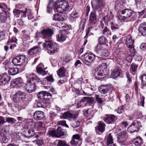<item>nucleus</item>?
<instances>
[{"mask_svg":"<svg viewBox=\"0 0 146 146\" xmlns=\"http://www.w3.org/2000/svg\"><path fill=\"white\" fill-rule=\"evenodd\" d=\"M55 8L57 12L62 13L63 11L68 10L69 9L68 4L65 0H57L54 3L52 0H49L47 6V12L50 13L52 10V8Z\"/></svg>","mask_w":146,"mask_h":146,"instance_id":"f257e3e1","label":"nucleus"},{"mask_svg":"<svg viewBox=\"0 0 146 146\" xmlns=\"http://www.w3.org/2000/svg\"><path fill=\"white\" fill-rule=\"evenodd\" d=\"M26 76L27 78L28 82L25 87L27 91L29 93L32 92L35 89V85L34 81L38 82H41V80L37 76L33 73H27Z\"/></svg>","mask_w":146,"mask_h":146,"instance_id":"f03ea898","label":"nucleus"},{"mask_svg":"<svg viewBox=\"0 0 146 146\" xmlns=\"http://www.w3.org/2000/svg\"><path fill=\"white\" fill-rule=\"evenodd\" d=\"M45 42L43 44V46L47 49L48 52L50 54H54L57 52L58 46L56 44H53L50 41L45 40Z\"/></svg>","mask_w":146,"mask_h":146,"instance_id":"7ed1b4c3","label":"nucleus"},{"mask_svg":"<svg viewBox=\"0 0 146 146\" xmlns=\"http://www.w3.org/2000/svg\"><path fill=\"white\" fill-rule=\"evenodd\" d=\"M121 13L124 15L119 16V18L120 20L126 22H129L131 21V19L129 18L133 13V11L131 9H125L121 11Z\"/></svg>","mask_w":146,"mask_h":146,"instance_id":"20e7f679","label":"nucleus"},{"mask_svg":"<svg viewBox=\"0 0 146 146\" xmlns=\"http://www.w3.org/2000/svg\"><path fill=\"white\" fill-rule=\"evenodd\" d=\"M38 98L43 104H46L47 101L51 97V94L45 91L39 92L37 95Z\"/></svg>","mask_w":146,"mask_h":146,"instance_id":"39448f33","label":"nucleus"},{"mask_svg":"<svg viewBox=\"0 0 146 146\" xmlns=\"http://www.w3.org/2000/svg\"><path fill=\"white\" fill-rule=\"evenodd\" d=\"M95 75L97 79L100 80L105 77L107 74L104 71L103 67L101 65H99L95 70Z\"/></svg>","mask_w":146,"mask_h":146,"instance_id":"423d86ee","label":"nucleus"},{"mask_svg":"<svg viewBox=\"0 0 146 146\" xmlns=\"http://www.w3.org/2000/svg\"><path fill=\"white\" fill-rule=\"evenodd\" d=\"M134 41L130 35H128L126 36L125 43L129 48L130 52L132 54V55H134L135 52V50L133 46Z\"/></svg>","mask_w":146,"mask_h":146,"instance_id":"0eeeda50","label":"nucleus"},{"mask_svg":"<svg viewBox=\"0 0 146 146\" xmlns=\"http://www.w3.org/2000/svg\"><path fill=\"white\" fill-rule=\"evenodd\" d=\"M41 37L43 38L46 39L45 40L50 41V38L53 34V30L50 29H46L42 30L40 33Z\"/></svg>","mask_w":146,"mask_h":146,"instance_id":"6e6552de","label":"nucleus"},{"mask_svg":"<svg viewBox=\"0 0 146 146\" xmlns=\"http://www.w3.org/2000/svg\"><path fill=\"white\" fill-rule=\"evenodd\" d=\"M96 56L94 54L91 52L87 53L84 56L85 60V64L88 66H90V64L92 63L95 60Z\"/></svg>","mask_w":146,"mask_h":146,"instance_id":"1a4fd4ad","label":"nucleus"},{"mask_svg":"<svg viewBox=\"0 0 146 146\" xmlns=\"http://www.w3.org/2000/svg\"><path fill=\"white\" fill-rule=\"evenodd\" d=\"M26 95L25 93L20 91H18L13 96L12 101L15 104H17L22 100L23 96Z\"/></svg>","mask_w":146,"mask_h":146,"instance_id":"9d476101","label":"nucleus"},{"mask_svg":"<svg viewBox=\"0 0 146 146\" xmlns=\"http://www.w3.org/2000/svg\"><path fill=\"white\" fill-rule=\"evenodd\" d=\"M117 119V117L114 115L111 114L105 115L103 117V120L108 124L113 123Z\"/></svg>","mask_w":146,"mask_h":146,"instance_id":"9b49d317","label":"nucleus"},{"mask_svg":"<svg viewBox=\"0 0 146 146\" xmlns=\"http://www.w3.org/2000/svg\"><path fill=\"white\" fill-rule=\"evenodd\" d=\"M25 59L24 55L17 56L12 60V62L15 66H20L24 62Z\"/></svg>","mask_w":146,"mask_h":146,"instance_id":"f8f14e48","label":"nucleus"},{"mask_svg":"<svg viewBox=\"0 0 146 146\" xmlns=\"http://www.w3.org/2000/svg\"><path fill=\"white\" fill-rule=\"evenodd\" d=\"M97 19L95 11L91 12L89 16V24L90 25L95 26L97 24Z\"/></svg>","mask_w":146,"mask_h":146,"instance_id":"ddd939ff","label":"nucleus"},{"mask_svg":"<svg viewBox=\"0 0 146 146\" xmlns=\"http://www.w3.org/2000/svg\"><path fill=\"white\" fill-rule=\"evenodd\" d=\"M141 126V123L138 121L133 122L128 129V131L131 133L136 131Z\"/></svg>","mask_w":146,"mask_h":146,"instance_id":"4468645a","label":"nucleus"},{"mask_svg":"<svg viewBox=\"0 0 146 146\" xmlns=\"http://www.w3.org/2000/svg\"><path fill=\"white\" fill-rule=\"evenodd\" d=\"M80 142V144L81 139L80 135L78 134H75L72 136L70 143L72 145L76 146Z\"/></svg>","mask_w":146,"mask_h":146,"instance_id":"2eb2a0df","label":"nucleus"},{"mask_svg":"<svg viewBox=\"0 0 146 146\" xmlns=\"http://www.w3.org/2000/svg\"><path fill=\"white\" fill-rule=\"evenodd\" d=\"M127 137L126 133L125 131H122L118 135L117 141L119 143L123 144L125 141Z\"/></svg>","mask_w":146,"mask_h":146,"instance_id":"dca6fc26","label":"nucleus"},{"mask_svg":"<svg viewBox=\"0 0 146 146\" xmlns=\"http://www.w3.org/2000/svg\"><path fill=\"white\" fill-rule=\"evenodd\" d=\"M46 67L44 68L43 64L41 63L38 65L36 67V70L37 72L42 76H44L47 74L48 72L44 70L46 69Z\"/></svg>","mask_w":146,"mask_h":146,"instance_id":"f3484780","label":"nucleus"},{"mask_svg":"<svg viewBox=\"0 0 146 146\" xmlns=\"http://www.w3.org/2000/svg\"><path fill=\"white\" fill-rule=\"evenodd\" d=\"M11 79L10 76L5 73H4L0 76V85L5 84L8 82Z\"/></svg>","mask_w":146,"mask_h":146,"instance_id":"a211bd4d","label":"nucleus"},{"mask_svg":"<svg viewBox=\"0 0 146 146\" xmlns=\"http://www.w3.org/2000/svg\"><path fill=\"white\" fill-rule=\"evenodd\" d=\"M33 117L36 120H41L44 117V113L41 111H36L33 114Z\"/></svg>","mask_w":146,"mask_h":146,"instance_id":"6ab92c4d","label":"nucleus"},{"mask_svg":"<svg viewBox=\"0 0 146 146\" xmlns=\"http://www.w3.org/2000/svg\"><path fill=\"white\" fill-rule=\"evenodd\" d=\"M7 19V12L4 9L0 11V23H5Z\"/></svg>","mask_w":146,"mask_h":146,"instance_id":"aec40b11","label":"nucleus"},{"mask_svg":"<svg viewBox=\"0 0 146 146\" xmlns=\"http://www.w3.org/2000/svg\"><path fill=\"white\" fill-rule=\"evenodd\" d=\"M139 33L141 35L145 36L146 35V23L143 22L141 23L138 27Z\"/></svg>","mask_w":146,"mask_h":146,"instance_id":"412c9836","label":"nucleus"},{"mask_svg":"<svg viewBox=\"0 0 146 146\" xmlns=\"http://www.w3.org/2000/svg\"><path fill=\"white\" fill-rule=\"evenodd\" d=\"M66 33L65 31L62 30L60 31L57 36L58 40L61 42L65 41L66 38V35H65Z\"/></svg>","mask_w":146,"mask_h":146,"instance_id":"4be33fe9","label":"nucleus"},{"mask_svg":"<svg viewBox=\"0 0 146 146\" xmlns=\"http://www.w3.org/2000/svg\"><path fill=\"white\" fill-rule=\"evenodd\" d=\"M78 115H73L69 112H65L60 116L61 118L64 119H75L78 117Z\"/></svg>","mask_w":146,"mask_h":146,"instance_id":"5701e85b","label":"nucleus"},{"mask_svg":"<svg viewBox=\"0 0 146 146\" xmlns=\"http://www.w3.org/2000/svg\"><path fill=\"white\" fill-rule=\"evenodd\" d=\"M111 88L110 85L109 84L102 85L99 87L98 90L102 94L106 93Z\"/></svg>","mask_w":146,"mask_h":146,"instance_id":"b1692460","label":"nucleus"},{"mask_svg":"<svg viewBox=\"0 0 146 146\" xmlns=\"http://www.w3.org/2000/svg\"><path fill=\"white\" fill-rule=\"evenodd\" d=\"M98 41L100 44H105L107 42V40L106 38L104 36H102L99 37L98 39ZM103 48L101 44L98 45L96 47V48L98 50H101Z\"/></svg>","mask_w":146,"mask_h":146,"instance_id":"393cba45","label":"nucleus"},{"mask_svg":"<svg viewBox=\"0 0 146 146\" xmlns=\"http://www.w3.org/2000/svg\"><path fill=\"white\" fill-rule=\"evenodd\" d=\"M40 50L39 47L35 46L29 50L28 53L30 55H33L38 53Z\"/></svg>","mask_w":146,"mask_h":146,"instance_id":"a878e982","label":"nucleus"},{"mask_svg":"<svg viewBox=\"0 0 146 146\" xmlns=\"http://www.w3.org/2000/svg\"><path fill=\"white\" fill-rule=\"evenodd\" d=\"M13 83L17 86V87H20L24 85L22 79L20 77L15 78L14 80Z\"/></svg>","mask_w":146,"mask_h":146,"instance_id":"bb28decb","label":"nucleus"},{"mask_svg":"<svg viewBox=\"0 0 146 146\" xmlns=\"http://www.w3.org/2000/svg\"><path fill=\"white\" fill-rule=\"evenodd\" d=\"M27 132H26L24 134V136L26 137L29 138L34 135L35 132L34 131V128L28 129Z\"/></svg>","mask_w":146,"mask_h":146,"instance_id":"cd10ccee","label":"nucleus"},{"mask_svg":"<svg viewBox=\"0 0 146 146\" xmlns=\"http://www.w3.org/2000/svg\"><path fill=\"white\" fill-rule=\"evenodd\" d=\"M30 11L29 10H27V9H26L25 12L21 11L20 15H21V17H25L26 14L28 16V18L29 19H31L33 18L30 14Z\"/></svg>","mask_w":146,"mask_h":146,"instance_id":"c85d7f7f","label":"nucleus"},{"mask_svg":"<svg viewBox=\"0 0 146 146\" xmlns=\"http://www.w3.org/2000/svg\"><path fill=\"white\" fill-rule=\"evenodd\" d=\"M56 132L57 137H60L64 135L65 130L63 129L60 127H58L56 130Z\"/></svg>","mask_w":146,"mask_h":146,"instance_id":"c756f323","label":"nucleus"},{"mask_svg":"<svg viewBox=\"0 0 146 146\" xmlns=\"http://www.w3.org/2000/svg\"><path fill=\"white\" fill-rule=\"evenodd\" d=\"M105 123L102 121H100L98 123V125L97 127L98 130L102 133L105 131Z\"/></svg>","mask_w":146,"mask_h":146,"instance_id":"7c9ffc66","label":"nucleus"},{"mask_svg":"<svg viewBox=\"0 0 146 146\" xmlns=\"http://www.w3.org/2000/svg\"><path fill=\"white\" fill-rule=\"evenodd\" d=\"M106 145L107 146L113 144V139L111 133H109L107 135L106 137Z\"/></svg>","mask_w":146,"mask_h":146,"instance_id":"2f4dec72","label":"nucleus"},{"mask_svg":"<svg viewBox=\"0 0 146 146\" xmlns=\"http://www.w3.org/2000/svg\"><path fill=\"white\" fill-rule=\"evenodd\" d=\"M66 70L64 67H61L57 71V73L59 77H63L65 76Z\"/></svg>","mask_w":146,"mask_h":146,"instance_id":"473e14b6","label":"nucleus"},{"mask_svg":"<svg viewBox=\"0 0 146 146\" xmlns=\"http://www.w3.org/2000/svg\"><path fill=\"white\" fill-rule=\"evenodd\" d=\"M133 143L136 146H140L143 144L142 139L140 137H137L133 140Z\"/></svg>","mask_w":146,"mask_h":146,"instance_id":"72a5a7b5","label":"nucleus"},{"mask_svg":"<svg viewBox=\"0 0 146 146\" xmlns=\"http://www.w3.org/2000/svg\"><path fill=\"white\" fill-rule=\"evenodd\" d=\"M120 74V72L119 70L117 68L115 69L111 73V77L113 79H115L117 77L119 76Z\"/></svg>","mask_w":146,"mask_h":146,"instance_id":"f704fd0d","label":"nucleus"},{"mask_svg":"<svg viewBox=\"0 0 146 146\" xmlns=\"http://www.w3.org/2000/svg\"><path fill=\"white\" fill-rule=\"evenodd\" d=\"M8 72L10 75L13 76L18 73V70L16 68H9Z\"/></svg>","mask_w":146,"mask_h":146,"instance_id":"c9c22d12","label":"nucleus"},{"mask_svg":"<svg viewBox=\"0 0 146 146\" xmlns=\"http://www.w3.org/2000/svg\"><path fill=\"white\" fill-rule=\"evenodd\" d=\"M103 21L106 24L108 25L109 22L111 23L113 21V16L111 15L105 16L103 18Z\"/></svg>","mask_w":146,"mask_h":146,"instance_id":"e433bc0d","label":"nucleus"},{"mask_svg":"<svg viewBox=\"0 0 146 146\" xmlns=\"http://www.w3.org/2000/svg\"><path fill=\"white\" fill-rule=\"evenodd\" d=\"M55 142L57 143V146H68L66 142L61 140H56Z\"/></svg>","mask_w":146,"mask_h":146,"instance_id":"4c0bfd02","label":"nucleus"},{"mask_svg":"<svg viewBox=\"0 0 146 146\" xmlns=\"http://www.w3.org/2000/svg\"><path fill=\"white\" fill-rule=\"evenodd\" d=\"M102 33L103 35L107 36L111 35V31L109 30V29L107 27H104L102 31Z\"/></svg>","mask_w":146,"mask_h":146,"instance_id":"58836bf2","label":"nucleus"},{"mask_svg":"<svg viewBox=\"0 0 146 146\" xmlns=\"http://www.w3.org/2000/svg\"><path fill=\"white\" fill-rule=\"evenodd\" d=\"M58 26L60 28H63L65 31L66 29H68L69 28L68 25L65 23L62 22H59L58 23Z\"/></svg>","mask_w":146,"mask_h":146,"instance_id":"ea45409f","label":"nucleus"},{"mask_svg":"<svg viewBox=\"0 0 146 146\" xmlns=\"http://www.w3.org/2000/svg\"><path fill=\"white\" fill-rule=\"evenodd\" d=\"M64 19L60 14H56L54 15L53 19L55 21H61Z\"/></svg>","mask_w":146,"mask_h":146,"instance_id":"a19ab883","label":"nucleus"},{"mask_svg":"<svg viewBox=\"0 0 146 146\" xmlns=\"http://www.w3.org/2000/svg\"><path fill=\"white\" fill-rule=\"evenodd\" d=\"M138 65L135 63H133L131 66L130 70L133 72H135L136 71L137 68L138 67Z\"/></svg>","mask_w":146,"mask_h":146,"instance_id":"79ce46f5","label":"nucleus"},{"mask_svg":"<svg viewBox=\"0 0 146 146\" xmlns=\"http://www.w3.org/2000/svg\"><path fill=\"white\" fill-rule=\"evenodd\" d=\"M111 28L112 31H114L116 29H118L119 28V26L118 25L112 21L111 22Z\"/></svg>","mask_w":146,"mask_h":146,"instance_id":"37998d69","label":"nucleus"},{"mask_svg":"<svg viewBox=\"0 0 146 146\" xmlns=\"http://www.w3.org/2000/svg\"><path fill=\"white\" fill-rule=\"evenodd\" d=\"M96 6V7L100 8L103 6L102 0H95Z\"/></svg>","mask_w":146,"mask_h":146,"instance_id":"c03bdc74","label":"nucleus"},{"mask_svg":"<svg viewBox=\"0 0 146 146\" xmlns=\"http://www.w3.org/2000/svg\"><path fill=\"white\" fill-rule=\"evenodd\" d=\"M145 98L144 97L142 96L140 97V99L139 100L138 104L139 106H141L143 107L144 106Z\"/></svg>","mask_w":146,"mask_h":146,"instance_id":"a18cd8bd","label":"nucleus"},{"mask_svg":"<svg viewBox=\"0 0 146 146\" xmlns=\"http://www.w3.org/2000/svg\"><path fill=\"white\" fill-rule=\"evenodd\" d=\"M47 134L53 137H57L56 132V130H49L48 131Z\"/></svg>","mask_w":146,"mask_h":146,"instance_id":"49530a36","label":"nucleus"},{"mask_svg":"<svg viewBox=\"0 0 146 146\" xmlns=\"http://www.w3.org/2000/svg\"><path fill=\"white\" fill-rule=\"evenodd\" d=\"M141 84L143 86L146 85V75L143 74L141 76Z\"/></svg>","mask_w":146,"mask_h":146,"instance_id":"de8ad7c7","label":"nucleus"},{"mask_svg":"<svg viewBox=\"0 0 146 146\" xmlns=\"http://www.w3.org/2000/svg\"><path fill=\"white\" fill-rule=\"evenodd\" d=\"M86 21L85 19H82L80 24V28L82 29V31H84V28L85 25Z\"/></svg>","mask_w":146,"mask_h":146,"instance_id":"09e8293b","label":"nucleus"},{"mask_svg":"<svg viewBox=\"0 0 146 146\" xmlns=\"http://www.w3.org/2000/svg\"><path fill=\"white\" fill-rule=\"evenodd\" d=\"M16 121V120L13 118L7 117L6 118V121L9 123H14Z\"/></svg>","mask_w":146,"mask_h":146,"instance_id":"8fccbe9b","label":"nucleus"},{"mask_svg":"<svg viewBox=\"0 0 146 146\" xmlns=\"http://www.w3.org/2000/svg\"><path fill=\"white\" fill-rule=\"evenodd\" d=\"M94 99L93 97H87V102L88 104H92V106H93L94 104Z\"/></svg>","mask_w":146,"mask_h":146,"instance_id":"3c124183","label":"nucleus"},{"mask_svg":"<svg viewBox=\"0 0 146 146\" xmlns=\"http://www.w3.org/2000/svg\"><path fill=\"white\" fill-rule=\"evenodd\" d=\"M80 124V122L78 120H74L72 123V126L74 128L78 127Z\"/></svg>","mask_w":146,"mask_h":146,"instance_id":"603ef678","label":"nucleus"},{"mask_svg":"<svg viewBox=\"0 0 146 146\" xmlns=\"http://www.w3.org/2000/svg\"><path fill=\"white\" fill-rule=\"evenodd\" d=\"M35 124L33 123L32 120L28 122V124L27 125L28 129L34 128Z\"/></svg>","mask_w":146,"mask_h":146,"instance_id":"864d4df0","label":"nucleus"},{"mask_svg":"<svg viewBox=\"0 0 146 146\" xmlns=\"http://www.w3.org/2000/svg\"><path fill=\"white\" fill-rule=\"evenodd\" d=\"M92 28V27H89L86 28L85 30L86 33V35L84 37V39H86L87 38L89 34L90 31Z\"/></svg>","mask_w":146,"mask_h":146,"instance_id":"5fc2aeb1","label":"nucleus"},{"mask_svg":"<svg viewBox=\"0 0 146 146\" xmlns=\"http://www.w3.org/2000/svg\"><path fill=\"white\" fill-rule=\"evenodd\" d=\"M42 123L41 121H38L35 124V126L38 129H40L42 127Z\"/></svg>","mask_w":146,"mask_h":146,"instance_id":"6e6d98bb","label":"nucleus"},{"mask_svg":"<svg viewBox=\"0 0 146 146\" xmlns=\"http://www.w3.org/2000/svg\"><path fill=\"white\" fill-rule=\"evenodd\" d=\"M59 125H62L63 126H65L67 127H68V126L66 124V121L65 120L60 121L57 123Z\"/></svg>","mask_w":146,"mask_h":146,"instance_id":"4d7b16f0","label":"nucleus"},{"mask_svg":"<svg viewBox=\"0 0 146 146\" xmlns=\"http://www.w3.org/2000/svg\"><path fill=\"white\" fill-rule=\"evenodd\" d=\"M109 54V53L107 50H104L102 53L101 55L102 57H108Z\"/></svg>","mask_w":146,"mask_h":146,"instance_id":"13d9d810","label":"nucleus"},{"mask_svg":"<svg viewBox=\"0 0 146 146\" xmlns=\"http://www.w3.org/2000/svg\"><path fill=\"white\" fill-rule=\"evenodd\" d=\"M21 11L19 10L14 9L13 11V13L17 17H19L20 15Z\"/></svg>","mask_w":146,"mask_h":146,"instance_id":"bf43d9fd","label":"nucleus"},{"mask_svg":"<svg viewBox=\"0 0 146 146\" xmlns=\"http://www.w3.org/2000/svg\"><path fill=\"white\" fill-rule=\"evenodd\" d=\"M130 53L131 54L127 56L126 58V60L129 62H131L132 61V57L135 55L134 54L132 55V54L131 53Z\"/></svg>","mask_w":146,"mask_h":146,"instance_id":"052dcab7","label":"nucleus"},{"mask_svg":"<svg viewBox=\"0 0 146 146\" xmlns=\"http://www.w3.org/2000/svg\"><path fill=\"white\" fill-rule=\"evenodd\" d=\"M96 99L98 103L100 104H102L103 102V100L98 95H95Z\"/></svg>","mask_w":146,"mask_h":146,"instance_id":"680f3d73","label":"nucleus"},{"mask_svg":"<svg viewBox=\"0 0 146 146\" xmlns=\"http://www.w3.org/2000/svg\"><path fill=\"white\" fill-rule=\"evenodd\" d=\"M35 142L38 146H41L43 144V141L41 139H38L37 140L35 141H34Z\"/></svg>","mask_w":146,"mask_h":146,"instance_id":"e2e57ef3","label":"nucleus"},{"mask_svg":"<svg viewBox=\"0 0 146 146\" xmlns=\"http://www.w3.org/2000/svg\"><path fill=\"white\" fill-rule=\"evenodd\" d=\"M124 109L123 106H121L118 108L117 110V113H121L123 112Z\"/></svg>","mask_w":146,"mask_h":146,"instance_id":"0e129e2a","label":"nucleus"},{"mask_svg":"<svg viewBox=\"0 0 146 146\" xmlns=\"http://www.w3.org/2000/svg\"><path fill=\"white\" fill-rule=\"evenodd\" d=\"M121 3L119 1H116L115 2V9H118V8L121 5Z\"/></svg>","mask_w":146,"mask_h":146,"instance_id":"69168bd1","label":"nucleus"},{"mask_svg":"<svg viewBox=\"0 0 146 146\" xmlns=\"http://www.w3.org/2000/svg\"><path fill=\"white\" fill-rule=\"evenodd\" d=\"M134 58L136 61H141L142 59L141 57L140 56L137 55L135 56Z\"/></svg>","mask_w":146,"mask_h":146,"instance_id":"338daca9","label":"nucleus"},{"mask_svg":"<svg viewBox=\"0 0 146 146\" xmlns=\"http://www.w3.org/2000/svg\"><path fill=\"white\" fill-rule=\"evenodd\" d=\"M126 76L127 78V85H129L131 84V82L130 76L129 74H126Z\"/></svg>","mask_w":146,"mask_h":146,"instance_id":"774afa93","label":"nucleus"}]
</instances>
